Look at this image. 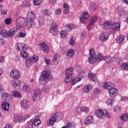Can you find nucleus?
<instances>
[{
    "label": "nucleus",
    "instance_id": "obj_1",
    "mask_svg": "<svg viewBox=\"0 0 128 128\" xmlns=\"http://www.w3.org/2000/svg\"><path fill=\"white\" fill-rule=\"evenodd\" d=\"M26 18L24 17L18 18L16 20V26L18 28L22 26H26L28 28H31L34 26L36 14L32 11L28 12L26 16Z\"/></svg>",
    "mask_w": 128,
    "mask_h": 128
},
{
    "label": "nucleus",
    "instance_id": "obj_2",
    "mask_svg": "<svg viewBox=\"0 0 128 128\" xmlns=\"http://www.w3.org/2000/svg\"><path fill=\"white\" fill-rule=\"evenodd\" d=\"M90 57L88 58V62L90 64H96L98 60H104V56L101 54H98V56L96 54V52H94V50H92V48L90 49L89 51Z\"/></svg>",
    "mask_w": 128,
    "mask_h": 128
},
{
    "label": "nucleus",
    "instance_id": "obj_3",
    "mask_svg": "<svg viewBox=\"0 0 128 128\" xmlns=\"http://www.w3.org/2000/svg\"><path fill=\"white\" fill-rule=\"evenodd\" d=\"M64 118V114L62 112H56L52 115L50 118L47 121V124L52 126L56 122H60Z\"/></svg>",
    "mask_w": 128,
    "mask_h": 128
},
{
    "label": "nucleus",
    "instance_id": "obj_4",
    "mask_svg": "<svg viewBox=\"0 0 128 128\" xmlns=\"http://www.w3.org/2000/svg\"><path fill=\"white\" fill-rule=\"evenodd\" d=\"M18 28H12L8 32L6 30H1L0 34L3 38H12L18 32Z\"/></svg>",
    "mask_w": 128,
    "mask_h": 128
},
{
    "label": "nucleus",
    "instance_id": "obj_5",
    "mask_svg": "<svg viewBox=\"0 0 128 128\" xmlns=\"http://www.w3.org/2000/svg\"><path fill=\"white\" fill-rule=\"evenodd\" d=\"M50 72L49 70H44L42 72L41 76L39 78V82L40 84H44L46 82V80L50 78Z\"/></svg>",
    "mask_w": 128,
    "mask_h": 128
},
{
    "label": "nucleus",
    "instance_id": "obj_6",
    "mask_svg": "<svg viewBox=\"0 0 128 128\" xmlns=\"http://www.w3.org/2000/svg\"><path fill=\"white\" fill-rule=\"evenodd\" d=\"M95 114L97 118H102L104 116L108 118H110V115L108 112V110H105L104 112L102 110H98L96 111Z\"/></svg>",
    "mask_w": 128,
    "mask_h": 128
},
{
    "label": "nucleus",
    "instance_id": "obj_7",
    "mask_svg": "<svg viewBox=\"0 0 128 128\" xmlns=\"http://www.w3.org/2000/svg\"><path fill=\"white\" fill-rule=\"evenodd\" d=\"M38 60V56L34 55L26 59L25 61V64L27 68H30V66H32L34 62H36Z\"/></svg>",
    "mask_w": 128,
    "mask_h": 128
},
{
    "label": "nucleus",
    "instance_id": "obj_8",
    "mask_svg": "<svg viewBox=\"0 0 128 128\" xmlns=\"http://www.w3.org/2000/svg\"><path fill=\"white\" fill-rule=\"evenodd\" d=\"M41 123L40 120V119H34L33 121L30 120L29 122H27L28 127L26 128H34V126H38Z\"/></svg>",
    "mask_w": 128,
    "mask_h": 128
},
{
    "label": "nucleus",
    "instance_id": "obj_9",
    "mask_svg": "<svg viewBox=\"0 0 128 128\" xmlns=\"http://www.w3.org/2000/svg\"><path fill=\"white\" fill-rule=\"evenodd\" d=\"M34 95L32 99L34 102H38L40 100V89L37 88L34 90Z\"/></svg>",
    "mask_w": 128,
    "mask_h": 128
},
{
    "label": "nucleus",
    "instance_id": "obj_10",
    "mask_svg": "<svg viewBox=\"0 0 128 128\" xmlns=\"http://www.w3.org/2000/svg\"><path fill=\"white\" fill-rule=\"evenodd\" d=\"M108 36H110V34H108V32H103L100 35L99 40L100 42H106V40H108Z\"/></svg>",
    "mask_w": 128,
    "mask_h": 128
},
{
    "label": "nucleus",
    "instance_id": "obj_11",
    "mask_svg": "<svg viewBox=\"0 0 128 128\" xmlns=\"http://www.w3.org/2000/svg\"><path fill=\"white\" fill-rule=\"evenodd\" d=\"M10 76L14 80L18 79L20 76V72L16 70H12L10 72Z\"/></svg>",
    "mask_w": 128,
    "mask_h": 128
},
{
    "label": "nucleus",
    "instance_id": "obj_12",
    "mask_svg": "<svg viewBox=\"0 0 128 128\" xmlns=\"http://www.w3.org/2000/svg\"><path fill=\"white\" fill-rule=\"evenodd\" d=\"M90 13L88 12H84L82 16H80V22H82V24H84L86 20H88V18H90Z\"/></svg>",
    "mask_w": 128,
    "mask_h": 128
},
{
    "label": "nucleus",
    "instance_id": "obj_13",
    "mask_svg": "<svg viewBox=\"0 0 128 128\" xmlns=\"http://www.w3.org/2000/svg\"><path fill=\"white\" fill-rule=\"evenodd\" d=\"M108 92L110 98H114L115 96H116L117 94H118V90L114 88V87L110 89Z\"/></svg>",
    "mask_w": 128,
    "mask_h": 128
},
{
    "label": "nucleus",
    "instance_id": "obj_14",
    "mask_svg": "<svg viewBox=\"0 0 128 128\" xmlns=\"http://www.w3.org/2000/svg\"><path fill=\"white\" fill-rule=\"evenodd\" d=\"M2 98L4 100H6L8 102H12V96L6 92L2 94Z\"/></svg>",
    "mask_w": 128,
    "mask_h": 128
},
{
    "label": "nucleus",
    "instance_id": "obj_15",
    "mask_svg": "<svg viewBox=\"0 0 128 128\" xmlns=\"http://www.w3.org/2000/svg\"><path fill=\"white\" fill-rule=\"evenodd\" d=\"M94 122V116H90L86 118L84 120V124H86V126H88V124H93Z\"/></svg>",
    "mask_w": 128,
    "mask_h": 128
},
{
    "label": "nucleus",
    "instance_id": "obj_16",
    "mask_svg": "<svg viewBox=\"0 0 128 128\" xmlns=\"http://www.w3.org/2000/svg\"><path fill=\"white\" fill-rule=\"evenodd\" d=\"M50 32L53 34V36H56V34H58V26H56V24H54L50 28Z\"/></svg>",
    "mask_w": 128,
    "mask_h": 128
},
{
    "label": "nucleus",
    "instance_id": "obj_17",
    "mask_svg": "<svg viewBox=\"0 0 128 128\" xmlns=\"http://www.w3.org/2000/svg\"><path fill=\"white\" fill-rule=\"evenodd\" d=\"M41 48V50H43L45 54H48L49 52L48 46L44 43H40L39 44Z\"/></svg>",
    "mask_w": 128,
    "mask_h": 128
},
{
    "label": "nucleus",
    "instance_id": "obj_18",
    "mask_svg": "<svg viewBox=\"0 0 128 128\" xmlns=\"http://www.w3.org/2000/svg\"><path fill=\"white\" fill-rule=\"evenodd\" d=\"M65 74L68 76H74V68L70 67L69 68H68L66 70Z\"/></svg>",
    "mask_w": 128,
    "mask_h": 128
},
{
    "label": "nucleus",
    "instance_id": "obj_19",
    "mask_svg": "<svg viewBox=\"0 0 128 128\" xmlns=\"http://www.w3.org/2000/svg\"><path fill=\"white\" fill-rule=\"evenodd\" d=\"M104 88L109 90L114 88V84L112 82H106L104 84Z\"/></svg>",
    "mask_w": 128,
    "mask_h": 128
},
{
    "label": "nucleus",
    "instance_id": "obj_20",
    "mask_svg": "<svg viewBox=\"0 0 128 128\" xmlns=\"http://www.w3.org/2000/svg\"><path fill=\"white\" fill-rule=\"evenodd\" d=\"M20 106L26 110V108H28V106H30V103L27 100H23L20 102Z\"/></svg>",
    "mask_w": 128,
    "mask_h": 128
},
{
    "label": "nucleus",
    "instance_id": "obj_21",
    "mask_svg": "<svg viewBox=\"0 0 128 128\" xmlns=\"http://www.w3.org/2000/svg\"><path fill=\"white\" fill-rule=\"evenodd\" d=\"M112 26V22L106 21L102 25V28L104 30H107Z\"/></svg>",
    "mask_w": 128,
    "mask_h": 128
},
{
    "label": "nucleus",
    "instance_id": "obj_22",
    "mask_svg": "<svg viewBox=\"0 0 128 128\" xmlns=\"http://www.w3.org/2000/svg\"><path fill=\"white\" fill-rule=\"evenodd\" d=\"M22 116H18V115L14 116V122H22Z\"/></svg>",
    "mask_w": 128,
    "mask_h": 128
},
{
    "label": "nucleus",
    "instance_id": "obj_23",
    "mask_svg": "<svg viewBox=\"0 0 128 128\" xmlns=\"http://www.w3.org/2000/svg\"><path fill=\"white\" fill-rule=\"evenodd\" d=\"M88 78L89 80H92L93 82H96V74H94L93 73L90 72L88 75Z\"/></svg>",
    "mask_w": 128,
    "mask_h": 128
},
{
    "label": "nucleus",
    "instance_id": "obj_24",
    "mask_svg": "<svg viewBox=\"0 0 128 128\" xmlns=\"http://www.w3.org/2000/svg\"><path fill=\"white\" fill-rule=\"evenodd\" d=\"M58 62H60V58H58V55L54 54L52 60L53 64H54V66L58 64Z\"/></svg>",
    "mask_w": 128,
    "mask_h": 128
},
{
    "label": "nucleus",
    "instance_id": "obj_25",
    "mask_svg": "<svg viewBox=\"0 0 128 128\" xmlns=\"http://www.w3.org/2000/svg\"><path fill=\"white\" fill-rule=\"evenodd\" d=\"M26 48H22V50H20V54L22 58H26L28 56V52H26Z\"/></svg>",
    "mask_w": 128,
    "mask_h": 128
},
{
    "label": "nucleus",
    "instance_id": "obj_26",
    "mask_svg": "<svg viewBox=\"0 0 128 128\" xmlns=\"http://www.w3.org/2000/svg\"><path fill=\"white\" fill-rule=\"evenodd\" d=\"M112 28L114 30H120V24L119 22H115L112 25Z\"/></svg>",
    "mask_w": 128,
    "mask_h": 128
},
{
    "label": "nucleus",
    "instance_id": "obj_27",
    "mask_svg": "<svg viewBox=\"0 0 128 128\" xmlns=\"http://www.w3.org/2000/svg\"><path fill=\"white\" fill-rule=\"evenodd\" d=\"M2 107L4 110L8 112V110L10 109V104L6 102H3Z\"/></svg>",
    "mask_w": 128,
    "mask_h": 128
},
{
    "label": "nucleus",
    "instance_id": "obj_28",
    "mask_svg": "<svg viewBox=\"0 0 128 128\" xmlns=\"http://www.w3.org/2000/svg\"><path fill=\"white\" fill-rule=\"evenodd\" d=\"M20 86V80L18 79H14L12 82V86L14 88H16V86Z\"/></svg>",
    "mask_w": 128,
    "mask_h": 128
},
{
    "label": "nucleus",
    "instance_id": "obj_29",
    "mask_svg": "<svg viewBox=\"0 0 128 128\" xmlns=\"http://www.w3.org/2000/svg\"><path fill=\"white\" fill-rule=\"evenodd\" d=\"M116 40L118 44H122L124 40V36L122 35L119 36L118 38H116Z\"/></svg>",
    "mask_w": 128,
    "mask_h": 128
},
{
    "label": "nucleus",
    "instance_id": "obj_30",
    "mask_svg": "<svg viewBox=\"0 0 128 128\" xmlns=\"http://www.w3.org/2000/svg\"><path fill=\"white\" fill-rule=\"evenodd\" d=\"M26 44H24V46H22V44H17L16 45V48L17 50H20V48L22 50V48H26Z\"/></svg>",
    "mask_w": 128,
    "mask_h": 128
},
{
    "label": "nucleus",
    "instance_id": "obj_31",
    "mask_svg": "<svg viewBox=\"0 0 128 128\" xmlns=\"http://www.w3.org/2000/svg\"><path fill=\"white\" fill-rule=\"evenodd\" d=\"M44 20H46L44 17L42 16H40L38 18V24L40 26H44Z\"/></svg>",
    "mask_w": 128,
    "mask_h": 128
},
{
    "label": "nucleus",
    "instance_id": "obj_32",
    "mask_svg": "<svg viewBox=\"0 0 128 128\" xmlns=\"http://www.w3.org/2000/svg\"><path fill=\"white\" fill-rule=\"evenodd\" d=\"M74 56V52L72 50H68L67 52V56L69 58H72Z\"/></svg>",
    "mask_w": 128,
    "mask_h": 128
},
{
    "label": "nucleus",
    "instance_id": "obj_33",
    "mask_svg": "<svg viewBox=\"0 0 128 128\" xmlns=\"http://www.w3.org/2000/svg\"><path fill=\"white\" fill-rule=\"evenodd\" d=\"M104 60H106L107 64H112V58L110 56L104 57Z\"/></svg>",
    "mask_w": 128,
    "mask_h": 128
},
{
    "label": "nucleus",
    "instance_id": "obj_34",
    "mask_svg": "<svg viewBox=\"0 0 128 128\" xmlns=\"http://www.w3.org/2000/svg\"><path fill=\"white\" fill-rule=\"evenodd\" d=\"M120 119L122 122H126L128 120V114H122L120 116Z\"/></svg>",
    "mask_w": 128,
    "mask_h": 128
},
{
    "label": "nucleus",
    "instance_id": "obj_35",
    "mask_svg": "<svg viewBox=\"0 0 128 128\" xmlns=\"http://www.w3.org/2000/svg\"><path fill=\"white\" fill-rule=\"evenodd\" d=\"M12 96H14V98H20V93L18 91L14 90L12 92Z\"/></svg>",
    "mask_w": 128,
    "mask_h": 128
},
{
    "label": "nucleus",
    "instance_id": "obj_36",
    "mask_svg": "<svg viewBox=\"0 0 128 128\" xmlns=\"http://www.w3.org/2000/svg\"><path fill=\"white\" fill-rule=\"evenodd\" d=\"M23 90L26 92H30V86L26 84L23 86Z\"/></svg>",
    "mask_w": 128,
    "mask_h": 128
},
{
    "label": "nucleus",
    "instance_id": "obj_37",
    "mask_svg": "<svg viewBox=\"0 0 128 128\" xmlns=\"http://www.w3.org/2000/svg\"><path fill=\"white\" fill-rule=\"evenodd\" d=\"M60 34L62 38H64L68 36V32H66V30H62L60 32Z\"/></svg>",
    "mask_w": 128,
    "mask_h": 128
},
{
    "label": "nucleus",
    "instance_id": "obj_38",
    "mask_svg": "<svg viewBox=\"0 0 128 128\" xmlns=\"http://www.w3.org/2000/svg\"><path fill=\"white\" fill-rule=\"evenodd\" d=\"M92 90V86L90 85H87L86 86H85L83 88V92H90Z\"/></svg>",
    "mask_w": 128,
    "mask_h": 128
},
{
    "label": "nucleus",
    "instance_id": "obj_39",
    "mask_svg": "<svg viewBox=\"0 0 128 128\" xmlns=\"http://www.w3.org/2000/svg\"><path fill=\"white\" fill-rule=\"evenodd\" d=\"M119 14L120 16H128V11L123 10H120L119 12Z\"/></svg>",
    "mask_w": 128,
    "mask_h": 128
},
{
    "label": "nucleus",
    "instance_id": "obj_40",
    "mask_svg": "<svg viewBox=\"0 0 128 128\" xmlns=\"http://www.w3.org/2000/svg\"><path fill=\"white\" fill-rule=\"evenodd\" d=\"M72 76H66V77L64 80V82L65 84H69V82H72Z\"/></svg>",
    "mask_w": 128,
    "mask_h": 128
},
{
    "label": "nucleus",
    "instance_id": "obj_41",
    "mask_svg": "<svg viewBox=\"0 0 128 128\" xmlns=\"http://www.w3.org/2000/svg\"><path fill=\"white\" fill-rule=\"evenodd\" d=\"M43 14L44 16H50L52 12L50 10H48L46 9H44L42 10Z\"/></svg>",
    "mask_w": 128,
    "mask_h": 128
},
{
    "label": "nucleus",
    "instance_id": "obj_42",
    "mask_svg": "<svg viewBox=\"0 0 128 128\" xmlns=\"http://www.w3.org/2000/svg\"><path fill=\"white\" fill-rule=\"evenodd\" d=\"M66 27L69 28V30H73V28H76L78 26L75 24H69L66 26Z\"/></svg>",
    "mask_w": 128,
    "mask_h": 128
},
{
    "label": "nucleus",
    "instance_id": "obj_43",
    "mask_svg": "<svg viewBox=\"0 0 128 128\" xmlns=\"http://www.w3.org/2000/svg\"><path fill=\"white\" fill-rule=\"evenodd\" d=\"M94 22H90L87 26L88 30H92L94 28Z\"/></svg>",
    "mask_w": 128,
    "mask_h": 128
},
{
    "label": "nucleus",
    "instance_id": "obj_44",
    "mask_svg": "<svg viewBox=\"0 0 128 128\" xmlns=\"http://www.w3.org/2000/svg\"><path fill=\"white\" fill-rule=\"evenodd\" d=\"M114 101L112 98H108L106 100V104L108 106H112Z\"/></svg>",
    "mask_w": 128,
    "mask_h": 128
},
{
    "label": "nucleus",
    "instance_id": "obj_45",
    "mask_svg": "<svg viewBox=\"0 0 128 128\" xmlns=\"http://www.w3.org/2000/svg\"><path fill=\"white\" fill-rule=\"evenodd\" d=\"M86 70H82L79 74V76H82V78H86Z\"/></svg>",
    "mask_w": 128,
    "mask_h": 128
},
{
    "label": "nucleus",
    "instance_id": "obj_46",
    "mask_svg": "<svg viewBox=\"0 0 128 128\" xmlns=\"http://www.w3.org/2000/svg\"><path fill=\"white\" fill-rule=\"evenodd\" d=\"M82 80V78H79L78 79V80L76 79H72L71 80L72 82V86H74V84H76V82H80Z\"/></svg>",
    "mask_w": 128,
    "mask_h": 128
},
{
    "label": "nucleus",
    "instance_id": "obj_47",
    "mask_svg": "<svg viewBox=\"0 0 128 128\" xmlns=\"http://www.w3.org/2000/svg\"><path fill=\"white\" fill-rule=\"evenodd\" d=\"M33 4L34 6H40L42 4V0H34Z\"/></svg>",
    "mask_w": 128,
    "mask_h": 128
},
{
    "label": "nucleus",
    "instance_id": "obj_48",
    "mask_svg": "<svg viewBox=\"0 0 128 128\" xmlns=\"http://www.w3.org/2000/svg\"><path fill=\"white\" fill-rule=\"evenodd\" d=\"M116 62L118 64H119V66H122L124 64V62L120 58L116 59Z\"/></svg>",
    "mask_w": 128,
    "mask_h": 128
},
{
    "label": "nucleus",
    "instance_id": "obj_49",
    "mask_svg": "<svg viewBox=\"0 0 128 128\" xmlns=\"http://www.w3.org/2000/svg\"><path fill=\"white\" fill-rule=\"evenodd\" d=\"M80 110H81V112H88V111H89L88 108L86 106L81 108Z\"/></svg>",
    "mask_w": 128,
    "mask_h": 128
},
{
    "label": "nucleus",
    "instance_id": "obj_50",
    "mask_svg": "<svg viewBox=\"0 0 128 128\" xmlns=\"http://www.w3.org/2000/svg\"><path fill=\"white\" fill-rule=\"evenodd\" d=\"M23 6H24V8H28V6H30V3L28 1H24Z\"/></svg>",
    "mask_w": 128,
    "mask_h": 128
},
{
    "label": "nucleus",
    "instance_id": "obj_51",
    "mask_svg": "<svg viewBox=\"0 0 128 128\" xmlns=\"http://www.w3.org/2000/svg\"><path fill=\"white\" fill-rule=\"evenodd\" d=\"M26 34L24 31H22L19 32L20 38H26Z\"/></svg>",
    "mask_w": 128,
    "mask_h": 128
},
{
    "label": "nucleus",
    "instance_id": "obj_52",
    "mask_svg": "<svg viewBox=\"0 0 128 128\" xmlns=\"http://www.w3.org/2000/svg\"><path fill=\"white\" fill-rule=\"evenodd\" d=\"M42 92H48V86L44 85L43 86Z\"/></svg>",
    "mask_w": 128,
    "mask_h": 128
},
{
    "label": "nucleus",
    "instance_id": "obj_53",
    "mask_svg": "<svg viewBox=\"0 0 128 128\" xmlns=\"http://www.w3.org/2000/svg\"><path fill=\"white\" fill-rule=\"evenodd\" d=\"M122 68H124V70H128V62H126L122 65Z\"/></svg>",
    "mask_w": 128,
    "mask_h": 128
},
{
    "label": "nucleus",
    "instance_id": "obj_54",
    "mask_svg": "<svg viewBox=\"0 0 128 128\" xmlns=\"http://www.w3.org/2000/svg\"><path fill=\"white\" fill-rule=\"evenodd\" d=\"M90 10H92V12H94L96 10V6L94 4H91L90 6Z\"/></svg>",
    "mask_w": 128,
    "mask_h": 128
},
{
    "label": "nucleus",
    "instance_id": "obj_55",
    "mask_svg": "<svg viewBox=\"0 0 128 128\" xmlns=\"http://www.w3.org/2000/svg\"><path fill=\"white\" fill-rule=\"evenodd\" d=\"M96 20H98V16H94L91 20L90 22H93L94 24V23L96 22Z\"/></svg>",
    "mask_w": 128,
    "mask_h": 128
},
{
    "label": "nucleus",
    "instance_id": "obj_56",
    "mask_svg": "<svg viewBox=\"0 0 128 128\" xmlns=\"http://www.w3.org/2000/svg\"><path fill=\"white\" fill-rule=\"evenodd\" d=\"M56 14L58 15L62 14V9L60 8H58V9L56 10L55 11Z\"/></svg>",
    "mask_w": 128,
    "mask_h": 128
},
{
    "label": "nucleus",
    "instance_id": "obj_57",
    "mask_svg": "<svg viewBox=\"0 0 128 128\" xmlns=\"http://www.w3.org/2000/svg\"><path fill=\"white\" fill-rule=\"evenodd\" d=\"M11 22H12V19H10V18H6L5 20V24H10Z\"/></svg>",
    "mask_w": 128,
    "mask_h": 128
},
{
    "label": "nucleus",
    "instance_id": "obj_58",
    "mask_svg": "<svg viewBox=\"0 0 128 128\" xmlns=\"http://www.w3.org/2000/svg\"><path fill=\"white\" fill-rule=\"evenodd\" d=\"M94 92L95 94H100V89H98V88H95L94 90Z\"/></svg>",
    "mask_w": 128,
    "mask_h": 128
},
{
    "label": "nucleus",
    "instance_id": "obj_59",
    "mask_svg": "<svg viewBox=\"0 0 128 128\" xmlns=\"http://www.w3.org/2000/svg\"><path fill=\"white\" fill-rule=\"evenodd\" d=\"M74 39H72V38H71L70 41H69V44H70V46H74Z\"/></svg>",
    "mask_w": 128,
    "mask_h": 128
},
{
    "label": "nucleus",
    "instance_id": "obj_60",
    "mask_svg": "<svg viewBox=\"0 0 128 128\" xmlns=\"http://www.w3.org/2000/svg\"><path fill=\"white\" fill-rule=\"evenodd\" d=\"M30 116L27 114L26 116H22V121L23 122H24L26 120L27 118H30Z\"/></svg>",
    "mask_w": 128,
    "mask_h": 128
},
{
    "label": "nucleus",
    "instance_id": "obj_61",
    "mask_svg": "<svg viewBox=\"0 0 128 128\" xmlns=\"http://www.w3.org/2000/svg\"><path fill=\"white\" fill-rule=\"evenodd\" d=\"M45 62H46V66H50V60L46 59Z\"/></svg>",
    "mask_w": 128,
    "mask_h": 128
},
{
    "label": "nucleus",
    "instance_id": "obj_62",
    "mask_svg": "<svg viewBox=\"0 0 128 128\" xmlns=\"http://www.w3.org/2000/svg\"><path fill=\"white\" fill-rule=\"evenodd\" d=\"M121 100H122L123 102L124 100H128V97L122 96L121 97Z\"/></svg>",
    "mask_w": 128,
    "mask_h": 128
},
{
    "label": "nucleus",
    "instance_id": "obj_63",
    "mask_svg": "<svg viewBox=\"0 0 128 128\" xmlns=\"http://www.w3.org/2000/svg\"><path fill=\"white\" fill-rule=\"evenodd\" d=\"M40 113H37V114H36V120H38L40 118Z\"/></svg>",
    "mask_w": 128,
    "mask_h": 128
},
{
    "label": "nucleus",
    "instance_id": "obj_64",
    "mask_svg": "<svg viewBox=\"0 0 128 128\" xmlns=\"http://www.w3.org/2000/svg\"><path fill=\"white\" fill-rule=\"evenodd\" d=\"M64 14H68L70 13V10H68V9H64Z\"/></svg>",
    "mask_w": 128,
    "mask_h": 128
}]
</instances>
